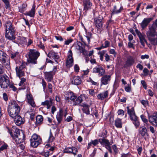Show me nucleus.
Listing matches in <instances>:
<instances>
[{"instance_id":"1","label":"nucleus","mask_w":157,"mask_h":157,"mask_svg":"<svg viewBox=\"0 0 157 157\" xmlns=\"http://www.w3.org/2000/svg\"><path fill=\"white\" fill-rule=\"evenodd\" d=\"M5 28V37L10 40L15 39L16 29L12 23L10 21L6 22L4 26Z\"/></svg>"},{"instance_id":"2","label":"nucleus","mask_w":157,"mask_h":157,"mask_svg":"<svg viewBox=\"0 0 157 157\" xmlns=\"http://www.w3.org/2000/svg\"><path fill=\"white\" fill-rule=\"evenodd\" d=\"M13 131L14 134H13L12 132H10V134L17 144L22 143L25 141V136L22 131L14 128Z\"/></svg>"},{"instance_id":"3","label":"nucleus","mask_w":157,"mask_h":157,"mask_svg":"<svg viewBox=\"0 0 157 157\" xmlns=\"http://www.w3.org/2000/svg\"><path fill=\"white\" fill-rule=\"evenodd\" d=\"M20 108L15 101H12L9 106L8 112L9 116L12 118H15L20 111Z\"/></svg>"},{"instance_id":"4","label":"nucleus","mask_w":157,"mask_h":157,"mask_svg":"<svg viewBox=\"0 0 157 157\" xmlns=\"http://www.w3.org/2000/svg\"><path fill=\"white\" fill-rule=\"evenodd\" d=\"M40 56V53L35 50L30 49L29 52V58L28 62L32 64L37 63V59Z\"/></svg>"},{"instance_id":"5","label":"nucleus","mask_w":157,"mask_h":157,"mask_svg":"<svg viewBox=\"0 0 157 157\" xmlns=\"http://www.w3.org/2000/svg\"><path fill=\"white\" fill-rule=\"evenodd\" d=\"M157 28V19L152 25L149 27L146 35L148 38L157 36V33L156 30Z\"/></svg>"},{"instance_id":"6","label":"nucleus","mask_w":157,"mask_h":157,"mask_svg":"<svg viewBox=\"0 0 157 157\" xmlns=\"http://www.w3.org/2000/svg\"><path fill=\"white\" fill-rule=\"evenodd\" d=\"M10 83V79L6 74L0 75V86L2 88H7Z\"/></svg>"},{"instance_id":"7","label":"nucleus","mask_w":157,"mask_h":157,"mask_svg":"<svg viewBox=\"0 0 157 157\" xmlns=\"http://www.w3.org/2000/svg\"><path fill=\"white\" fill-rule=\"evenodd\" d=\"M31 146L34 147H37L42 142L40 136L36 134H33L30 140Z\"/></svg>"},{"instance_id":"8","label":"nucleus","mask_w":157,"mask_h":157,"mask_svg":"<svg viewBox=\"0 0 157 157\" xmlns=\"http://www.w3.org/2000/svg\"><path fill=\"white\" fill-rule=\"evenodd\" d=\"M26 63H22L20 66L17 67L16 68V75L20 78L24 75V69L26 67Z\"/></svg>"},{"instance_id":"9","label":"nucleus","mask_w":157,"mask_h":157,"mask_svg":"<svg viewBox=\"0 0 157 157\" xmlns=\"http://www.w3.org/2000/svg\"><path fill=\"white\" fill-rule=\"evenodd\" d=\"M135 32L139 38L140 43L143 47H144L145 46V43L147 44V40L146 39V35L145 34L143 33H141L137 29L135 30Z\"/></svg>"},{"instance_id":"10","label":"nucleus","mask_w":157,"mask_h":157,"mask_svg":"<svg viewBox=\"0 0 157 157\" xmlns=\"http://www.w3.org/2000/svg\"><path fill=\"white\" fill-rule=\"evenodd\" d=\"M72 52L71 50H69L67 53V59L66 62V66L69 68L73 64V59L72 57Z\"/></svg>"},{"instance_id":"11","label":"nucleus","mask_w":157,"mask_h":157,"mask_svg":"<svg viewBox=\"0 0 157 157\" xmlns=\"http://www.w3.org/2000/svg\"><path fill=\"white\" fill-rule=\"evenodd\" d=\"M57 69V67L55 66L53 69V71L50 72H46L44 73L45 79L48 82H51L53 79V76L55 75Z\"/></svg>"},{"instance_id":"12","label":"nucleus","mask_w":157,"mask_h":157,"mask_svg":"<svg viewBox=\"0 0 157 157\" xmlns=\"http://www.w3.org/2000/svg\"><path fill=\"white\" fill-rule=\"evenodd\" d=\"M135 62L134 57L130 55L128 56L126 58V60L124 67H126L131 66Z\"/></svg>"},{"instance_id":"13","label":"nucleus","mask_w":157,"mask_h":157,"mask_svg":"<svg viewBox=\"0 0 157 157\" xmlns=\"http://www.w3.org/2000/svg\"><path fill=\"white\" fill-rule=\"evenodd\" d=\"M139 133L142 137H144L145 140H146L149 136L147 130L145 126L140 128L139 129Z\"/></svg>"},{"instance_id":"14","label":"nucleus","mask_w":157,"mask_h":157,"mask_svg":"<svg viewBox=\"0 0 157 157\" xmlns=\"http://www.w3.org/2000/svg\"><path fill=\"white\" fill-rule=\"evenodd\" d=\"M93 72L94 73H98L99 76H101L105 74V70L102 67L98 66L93 68Z\"/></svg>"},{"instance_id":"15","label":"nucleus","mask_w":157,"mask_h":157,"mask_svg":"<svg viewBox=\"0 0 157 157\" xmlns=\"http://www.w3.org/2000/svg\"><path fill=\"white\" fill-rule=\"evenodd\" d=\"M103 76L101 80V86L107 85L111 80V75H105Z\"/></svg>"},{"instance_id":"16","label":"nucleus","mask_w":157,"mask_h":157,"mask_svg":"<svg viewBox=\"0 0 157 157\" xmlns=\"http://www.w3.org/2000/svg\"><path fill=\"white\" fill-rule=\"evenodd\" d=\"M77 148L73 147H67L65 148L64 150V152L65 153H72L75 155L77 154Z\"/></svg>"},{"instance_id":"17","label":"nucleus","mask_w":157,"mask_h":157,"mask_svg":"<svg viewBox=\"0 0 157 157\" xmlns=\"http://www.w3.org/2000/svg\"><path fill=\"white\" fill-rule=\"evenodd\" d=\"M149 122L157 126V113H154L152 116L148 117Z\"/></svg>"},{"instance_id":"18","label":"nucleus","mask_w":157,"mask_h":157,"mask_svg":"<svg viewBox=\"0 0 157 157\" xmlns=\"http://www.w3.org/2000/svg\"><path fill=\"white\" fill-rule=\"evenodd\" d=\"M123 7L121 5H115L112 13V14L113 15L119 13L121 12L123 10Z\"/></svg>"},{"instance_id":"19","label":"nucleus","mask_w":157,"mask_h":157,"mask_svg":"<svg viewBox=\"0 0 157 157\" xmlns=\"http://www.w3.org/2000/svg\"><path fill=\"white\" fill-rule=\"evenodd\" d=\"M153 19L152 18H145L144 19L142 22L140 24V25L142 29H144L145 28Z\"/></svg>"},{"instance_id":"20","label":"nucleus","mask_w":157,"mask_h":157,"mask_svg":"<svg viewBox=\"0 0 157 157\" xmlns=\"http://www.w3.org/2000/svg\"><path fill=\"white\" fill-rule=\"evenodd\" d=\"M126 109H127L128 114L129 115L130 119L136 117V115L134 109L133 107L127 106Z\"/></svg>"},{"instance_id":"21","label":"nucleus","mask_w":157,"mask_h":157,"mask_svg":"<svg viewBox=\"0 0 157 157\" xmlns=\"http://www.w3.org/2000/svg\"><path fill=\"white\" fill-rule=\"evenodd\" d=\"M13 118L16 124L18 126L20 125L24 122V120L19 114Z\"/></svg>"},{"instance_id":"22","label":"nucleus","mask_w":157,"mask_h":157,"mask_svg":"<svg viewBox=\"0 0 157 157\" xmlns=\"http://www.w3.org/2000/svg\"><path fill=\"white\" fill-rule=\"evenodd\" d=\"M66 95L67 96L65 97L66 100H68L70 99L74 102L77 97L72 92H67Z\"/></svg>"},{"instance_id":"23","label":"nucleus","mask_w":157,"mask_h":157,"mask_svg":"<svg viewBox=\"0 0 157 157\" xmlns=\"http://www.w3.org/2000/svg\"><path fill=\"white\" fill-rule=\"evenodd\" d=\"M47 55L49 58L54 59L56 62H57L56 59H58L59 58L57 54L52 51H50Z\"/></svg>"},{"instance_id":"24","label":"nucleus","mask_w":157,"mask_h":157,"mask_svg":"<svg viewBox=\"0 0 157 157\" xmlns=\"http://www.w3.org/2000/svg\"><path fill=\"white\" fill-rule=\"evenodd\" d=\"M83 6L84 10L87 11L91 8L92 6V3L90 2L89 0H85L83 2Z\"/></svg>"},{"instance_id":"25","label":"nucleus","mask_w":157,"mask_h":157,"mask_svg":"<svg viewBox=\"0 0 157 157\" xmlns=\"http://www.w3.org/2000/svg\"><path fill=\"white\" fill-rule=\"evenodd\" d=\"M7 59V57L6 54L0 50V61L2 63H5L6 62Z\"/></svg>"},{"instance_id":"26","label":"nucleus","mask_w":157,"mask_h":157,"mask_svg":"<svg viewBox=\"0 0 157 157\" xmlns=\"http://www.w3.org/2000/svg\"><path fill=\"white\" fill-rule=\"evenodd\" d=\"M80 106L83 107L82 110L84 113H86V114H90L89 111L90 106L89 105L82 103L80 105Z\"/></svg>"},{"instance_id":"27","label":"nucleus","mask_w":157,"mask_h":157,"mask_svg":"<svg viewBox=\"0 0 157 157\" xmlns=\"http://www.w3.org/2000/svg\"><path fill=\"white\" fill-rule=\"evenodd\" d=\"M82 82V81L80 77L78 76L74 77L71 81L72 84L76 85L80 84Z\"/></svg>"},{"instance_id":"28","label":"nucleus","mask_w":157,"mask_h":157,"mask_svg":"<svg viewBox=\"0 0 157 157\" xmlns=\"http://www.w3.org/2000/svg\"><path fill=\"white\" fill-rule=\"evenodd\" d=\"M63 112V109H60L59 112L57 113L56 115V119L59 123H60L62 121Z\"/></svg>"},{"instance_id":"29","label":"nucleus","mask_w":157,"mask_h":157,"mask_svg":"<svg viewBox=\"0 0 157 157\" xmlns=\"http://www.w3.org/2000/svg\"><path fill=\"white\" fill-rule=\"evenodd\" d=\"M52 99L51 98H49V100H46L44 102H42L41 105H46L47 109H49L52 105Z\"/></svg>"},{"instance_id":"30","label":"nucleus","mask_w":157,"mask_h":157,"mask_svg":"<svg viewBox=\"0 0 157 157\" xmlns=\"http://www.w3.org/2000/svg\"><path fill=\"white\" fill-rule=\"evenodd\" d=\"M95 23L96 27L98 29H101L103 26V22L101 19L97 18L95 20Z\"/></svg>"},{"instance_id":"31","label":"nucleus","mask_w":157,"mask_h":157,"mask_svg":"<svg viewBox=\"0 0 157 157\" xmlns=\"http://www.w3.org/2000/svg\"><path fill=\"white\" fill-rule=\"evenodd\" d=\"M26 98L29 103L33 107H35L36 105L33 100L32 95L30 94H27Z\"/></svg>"},{"instance_id":"32","label":"nucleus","mask_w":157,"mask_h":157,"mask_svg":"<svg viewBox=\"0 0 157 157\" xmlns=\"http://www.w3.org/2000/svg\"><path fill=\"white\" fill-rule=\"evenodd\" d=\"M36 6L35 5H33L31 10L29 12H27L25 14L31 17H34L35 16V8Z\"/></svg>"},{"instance_id":"33","label":"nucleus","mask_w":157,"mask_h":157,"mask_svg":"<svg viewBox=\"0 0 157 157\" xmlns=\"http://www.w3.org/2000/svg\"><path fill=\"white\" fill-rule=\"evenodd\" d=\"M99 141L101 144L105 147L110 145L109 141L106 139L104 138L100 139H99Z\"/></svg>"},{"instance_id":"34","label":"nucleus","mask_w":157,"mask_h":157,"mask_svg":"<svg viewBox=\"0 0 157 157\" xmlns=\"http://www.w3.org/2000/svg\"><path fill=\"white\" fill-rule=\"evenodd\" d=\"M108 93L107 91L102 93L98 94L97 96L98 99L103 100L105 98L108 97Z\"/></svg>"},{"instance_id":"35","label":"nucleus","mask_w":157,"mask_h":157,"mask_svg":"<svg viewBox=\"0 0 157 157\" xmlns=\"http://www.w3.org/2000/svg\"><path fill=\"white\" fill-rule=\"evenodd\" d=\"M43 118L41 115H37L36 117V124L37 125L41 124L43 121Z\"/></svg>"},{"instance_id":"36","label":"nucleus","mask_w":157,"mask_h":157,"mask_svg":"<svg viewBox=\"0 0 157 157\" xmlns=\"http://www.w3.org/2000/svg\"><path fill=\"white\" fill-rule=\"evenodd\" d=\"M82 101V97L80 96H78V98L76 97V99H75V101H74V103L73 104V105H80L81 102Z\"/></svg>"},{"instance_id":"37","label":"nucleus","mask_w":157,"mask_h":157,"mask_svg":"<svg viewBox=\"0 0 157 157\" xmlns=\"http://www.w3.org/2000/svg\"><path fill=\"white\" fill-rule=\"evenodd\" d=\"M115 125L117 128H121L122 123L121 119L119 118L116 119L115 121Z\"/></svg>"},{"instance_id":"38","label":"nucleus","mask_w":157,"mask_h":157,"mask_svg":"<svg viewBox=\"0 0 157 157\" xmlns=\"http://www.w3.org/2000/svg\"><path fill=\"white\" fill-rule=\"evenodd\" d=\"M78 50H79L80 52L82 53L83 55L86 56V63H88V60L87 59V57H86V56H87V51H86V50L83 48L79 46H78Z\"/></svg>"},{"instance_id":"39","label":"nucleus","mask_w":157,"mask_h":157,"mask_svg":"<svg viewBox=\"0 0 157 157\" xmlns=\"http://www.w3.org/2000/svg\"><path fill=\"white\" fill-rule=\"evenodd\" d=\"M151 44L154 45H157V36L148 38Z\"/></svg>"},{"instance_id":"40","label":"nucleus","mask_w":157,"mask_h":157,"mask_svg":"<svg viewBox=\"0 0 157 157\" xmlns=\"http://www.w3.org/2000/svg\"><path fill=\"white\" fill-rule=\"evenodd\" d=\"M138 119V117L137 116L131 119L133 121V124L136 126V128H137L140 125V122Z\"/></svg>"},{"instance_id":"41","label":"nucleus","mask_w":157,"mask_h":157,"mask_svg":"<svg viewBox=\"0 0 157 157\" xmlns=\"http://www.w3.org/2000/svg\"><path fill=\"white\" fill-rule=\"evenodd\" d=\"M18 42L20 44H25L27 42L26 38L25 37H19L18 38Z\"/></svg>"},{"instance_id":"42","label":"nucleus","mask_w":157,"mask_h":157,"mask_svg":"<svg viewBox=\"0 0 157 157\" xmlns=\"http://www.w3.org/2000/svg\"><path fill=\"white\" fill-rule=\"evenodd\" d=\"M27 5L25 4H23L21 6L19 7V11L21 13H23L26 10Z\"/></svg>"},{"instance_id":"43","label":"nucleus","mask_w":157,"mask_h":157,"mask_svg":"<svg viewBox=\"0 0 157 157\" xmlns=\"http://www.w3.org/2000/svg\"><path fill=\"white\" fill-rule=\"evenodd\" d=\"M54 139L55 138L53 136L52 134V133L51 130H50L49 133V136L48 138V140L49 142H52L54 141Z\"/></svg>"},{"instance_id":"44","label":"nucleus","mask_w":157,"mask_h":157,"mask_svg":"<svg viewBox=\"0 0 157 157\" xmlns=\"http://www.w3.org/2000/svg\"><path fill=\"white\" fill-rule=\"evenodd\" d=\"M5 5V8L7 9L10 6V1L9 0H2Z\"/></svg>"},{"instance_id":"45","label":"nucleus","mask_w":157,"mask_h":157,"mask_svg":"<svg viewBox=\"0 0 157 157\" xmlns=\"http://www.w3.org/2000/svg\"><path fill=\"white\" fill-rule=\"evenodd\" d=\"M45 148L49 149V150L51 151H54L55 148V147L53 146H51L49 144H46L45 146Z\"/></svg>"},{"instance_id":"46","label":"nucleus","mask_w":157,"mask_h":157,"mask_svg":"<svg viewBox=\"0 0 157 157\" xmlns=\"http://www.w3.org/2000/svg\"><path fill=\"white\" fill-rule=\"evenodd\" d=\"M141 103L144 106L146 107L148 105V101L147 100H142L140 101Z\"/></svg>"},{"instance_id":"47","label":"nucleus","mask_w":157,"mask_h":157,"mask_svg":"<svg viewBox=\"0 0 157 157\" xmlns=\"http://www.w3.org/2000/svg\"><path fill=\"white\" fill-rule=\"evenodd\" d=\"M136 148L138 154L140 155L143 150L142 147L138 146H136Z\"/></svg>"},{"instance_id":"48","label":"nucleus","mask_w":157,"mask_h":157,"mask_svg":"<svg viewBox=\"0 0 157 157\" xmlns=\"http://www.w3.org/2000/svg\"><path fill=\"white\" fill-rule=\"evenodd\" d=\"M8 147V145L6 144H5L0 147V149L2 151H3L4 150L7 149Z\"/></svg>"},{"instance_id":"49","label":"nucleus","mask_w":157,"mask_h":157,"mask_svg":"<svg viewBox=\"0 0 157 157\" xmlns=\"http://www.w3.org/2000/svg\"><path fill=\"white\" fill-rule=\"evenodd\" d=\"M91 142L92 144H93L94 146H96L98 144L99 141V140H98L97 139H95L94 140H92Z\"/></svg>"},{"instance_id":"50","label":"nucleus","mask_w":157,"mask_h":157,"mask_svg":"<svg viewBox=\"0 0 157 157\" xmlns=\"http://www.w3.org/2000/svg\"><path fill=\"white\" fill-rule=\"evenodd\" d=\"M25 81H26V79L24 78H22L21 79V81H20V82H19V83L18 84L19 86H21L22 85H23V83H24V82H25Z\"/></svg>"},{"instance_id":"51","label":"nucleus","mask_w":157,"mask_h":157,"mask_svg":"<svg viewBox=\"0 0 157 157\" xmlns=\"http://www.w3.org/2000/svg\"><path fill=\"white\" fill-rule=\"evenodd\" d=\"M18 53L17 52L12 53L10 55V57L13 59H14L16 56L18 55Z\"/></svg>"},{"instance_id":"52","label":"nucleus","mask_w":157,"mask_h":157,"mask_svg":"<svg viewBox=\"0 0 157 157\" xmlns=\"http://www.w3.org/2000/svg\"><path fill=\"white\" fill-rule=\"evenodd\" d=\"M4 71V69L3 66L0 64V75L5 74L3 73Z\"/></svg>"},{"instance_id":"53","label":"nucleus","mask_w":157,"mask_h":157,"mask_svg":"<svg viewBox=\"0 0 157 157\" xmlns=\"http://www.w3.org/2000/svg\"><path fill=\"white\" fill-rule=\"evenodd\" d=\"M140 117L144 123L148 121L147 119L146 118V117L143 115H141L140 116Z\"/></svg>"},{"instance_id":"54","label":"nucleus","mask_w":157,"mask_h":157,"mask_svg":"<svg viewBox=\"0 0 157 157\" xmlns=\"http://www.w3.org/2000/svg\"><path fill=\"white\" fill-rule=\"evenodd\" d=\"M109 41L106 40L105 41L104 44L105 45H102L103 48H106L108 47L109 45Z\"/></svg>"},{"instance_id":"55","label":"nucleus","mask_w":157,"mask_h":157,"mask_svg":"<svg viewBox=\"0 0 157 157\" xmlns=\"http://www.w3.org/2000/svg\"><path fill=\"white\" fill-rule=\"evenodd\" d=\"M141 83L142 84L143 87L145 89H146L147 88V85H146L145 82L144 80H142L141 81Z\"/></svg>"},{"instance_id":"56","label":"nucleus","mask_w":157,"mask_h":157,"mask_svg":"<svg viewBox=\"0 0 157 157\" xmlns=\"http://www.w3.org/2000/svg\"><path fill=\"white\" fill-rule=\"evenodd\" d=\"M73 41V40L71 39H69L65 41V44L66 45H68L70 43Z\"/></svg>"},{"instance_id":"57","label":"nucleus","mask_w":157,"mask_h":157,"mask_svg":"<svg viewBox=\"0 0 157 157\" xmlns=\"http://www.w3.org/2000/svg\"><path fill=\"white\" fill-rule=\"evenodd\" d=\"M52 152H50V151H47L45 152L44 153V155L45 157H48L50 155H52Z\"/></svg>"},{"instance_id":"58","label":"nucleus","mask_w":157,"mask_h":157,"mask_svg":"<svg viewBox=\"0 0 157 157\" xmlns=\"http://www.w3.org/2000/svg\"><path fill=\"white\" fill-rule=\"evenodd\" d=\"M10 88L12 89V90L14 91H15L17 90V88L12 84H10L9 86Z\"/></svg>"},{"instance_id":"59","label":"nucleus","mask_w":157,"mask_h":157,"mask_svg":"<svg viewBox=\"0 0 157 157\" xmlns=\"http://www.w3.org/2000/svg\"><path fill=\"white\" fill-rule=\"evenodd\" d=\"M117 113L118 115H124V112L123 110L120 109L118 110Z\"/></svg>"},{"instance_id":"60","label":"nucleus","mask_w":157,"mask_h":157,"mask_svg":"<svg viewBox=\"0 0 157 157\" xmlns=\"http://www.w3.org/2000/svg\"><path fill=\"white\" fill-rule=\"evenodd\" d=\"M48 89L49 91L51 93H52V86L51 83L48 84Z\"/></svg>"},{"instance_id":"61","label":"nucleus","mask_w":157,"mask_h":157,"mask_svg":"<svg viewBox=\"0 0 157 157\" xmlns=\"http://www.w3.org/2000/svg\"><path fill=\"white\" fill-rule=\"evenodd\" d=\"M143 72L144 74V75L146 76L148 75L149 71L147 68H144L143 70Z\"/></svg>"},{"instance_id":"62","label":"nucleus","mask_w":157,"mask_h":157,"mask_svg":"<svg viewBox=\"0 0 157 157\" xmlns=\"http://www.w3.org/2000/svg\"><path fill=\"white\" fill-rule=\"evenodd\" d=\"M74 70L75 71L78 72L79 71V67L77 65L75 64L74 67Z\"/></svg>"},{"instance_id":"63","label":"nucleus","mask_w":157,"mask_h":157,"mask_svg":"<svg viewBox=\"0 0 157 157\" xmlns=\"http://www.w3.org/2000/svg\"><path fill=\"white\" fill-rule=\"evenodd\" d=\"M104 56L105 57V59L106 61L108 62L110 60L109 56L107 54H105Z\"/></svg>"},{"instance_id":"64","label":"nucleus","mask_w":157,"mask_h":157,"mask_svg":"<svg viewBox=\"0 0 157 157\" xmlns=\"http://www.w3.org/2000/svg\"><path fill=\"white\" fill-rule=\"evenodd\" d=\"M149 58V56L147 55H142L141 56V58L142 59H147Z\"/></svg>"}]
</instances>
